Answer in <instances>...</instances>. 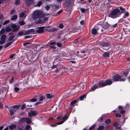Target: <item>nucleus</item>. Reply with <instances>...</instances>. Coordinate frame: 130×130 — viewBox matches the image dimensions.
Instances as JSON below:
<instances>
[{"label": "nucleus", "mask_w": 130, "mask_h": 130, "mask_svg": "<svg viewBox=\"0 0 130 130\" xmlns=\"http://www.w3.org/2000/svg\"><path fill=\"white\" fill-rule=\"evenodd\" d=\"M68 117L67 115L65 116L62 118V119L64 122L68 119Z\"/></svg>", "instance_id": "4c0bfd02"}, {"label": "nucleus", "mask_w": 130, "mask_h": 130, "mask_svg": "<svg viewBox=\"0 0 130 130\" xmlns=\"http://www.w3.org/2000/svg\"><path fill=\"white\" fill-rule=\"evenodd\" d=\"M25 121L27 124H29L31 123L32 121L31 119L28 118H26Z\"/></svg>", "instance_id": "4be33fe9"}, {"label": "nucleus", "mask_w": 130, "mask_h": 130, "mask_svg": "<svg viewBox=\"0 0 130 130\" xmlns=\"http://www.w3.org/2000/svg\"><path fill=\"white\" fill-rule=\"evenodd\" d=\"M31 127V126L29 125H27L25 127V130H28Z\"/></svg>", "instance_id": "e433bc0d"}, {"label": "nucleus", "mask_w": 130, "mask_h": 130, "mask_svg": "<svg viewBox=\"0 0 130 130\" xmlns=\"http://www.w3.org/2000/svg\"><path fill=\"white\" fill-rule=\"evenodd\" d=\"M120 10L119 13L120 15H121L122 14L124 13V14L123 16V18H125L129 16V14L128 12L126 11L125 8L122 6H120L118 7L117 8H119Z\"/></svg>", "instance_id": "7ed1b4c3"}, {"label": "nucleus", "mask_w": 130, "mask_h": 130, "mask_svg": "<svg viewBox=\"0 0 130 130\" xmlns=\"http://www.w3.org/2000/svg\"><path fill=\"white\" fill-rule=\"evenodd\" d=\"M14 79H13V77H12L11 80L9 82L11 83H13V82L14 81Z\"/></svg>", "instance_id": "69168bd1"}, {"label": "nucleus", "mask_w": 130, "mask_h": 130, "mask_svg": "<svg viewBox=\"0 0 130 130\" xmlns=\"http://www.w3.org/2000/svg\"><path fill=\"white\" fill-rule=\"evenodd\" d=\"M17 17L18 16L17 15H14L12 17L11 19V20H15L17 19Z\"/></svg>", "instance_id": "f704fd0d"}, {"label": "nucleus", "mask_w": 130, "mask_h": 130, "mask_svg": "<svg viewBox=\"0 0 130 130\" xmlns=\"http://www.w3.org/2000/svg\"><path fill=\"white\" fill-rule=\"evenodd\" d=\"M43 99L44 98L43 96H40L38 100L39 101H41L43 100Z\"/></svg>", "instance_id": "603ef678"}, {"label": "nucleus", "mask_w": 130, "mask_h": 130, "mask_svg": "<svg viewBox=\"0 0 130 130\" xmlns=\"http://www.w3.org/2000/svg\"><path fill=\"white\" fill-rule=\"evenodd\" d=\"M6 38V36L5 35H3L1 36V40H5Z\"/></svg>", "instance_id": "72a5a7b5"}, {"label": "nucleus", "mask_w": 130, "mask_h": 130, "mask_svg": "<svg viewBox=\"0 0 130 130\" xmlns=\"http://www.w3.org/2000/svg\"><path fill=\"white\" fill-rule=\"evenodd\" d=\"M104 116L102 115L101 117H100L98 119V121L99 122H101L102 121L104 120Z\"/></svg>", "instance_id": "c85d7f7f"}, {"label": "nucleus", "mask_w": 130, "mask_h": 130, "mask_svg": "<svg viewBox=\"0 0 130 130\" xmlns=\"http://www.w3.org/2000/svg\"><path fill=\"white\" fill-rule=\"evenodd\" d=\"M91 33L93 35H95L96 34H98L96 29L95 28H94L92 30Z\"/></svg>", "instance_id": "6ab92c4d"}, {"label": "nucleus", "mask_w": 130, "mask_h": 130, "mask_svg": "<svg viewBox=\"0 0 130 130\" xmlns=\"http://www.w3.org/2000/svg\"><path fill=\"white\" fill-rule=\"evenodd\" d=\"M45 26H43L39 27L38 29L37 30V32L39 33H41L43 32L44 30Z\"/></svg>", "instance_id": "f8f14e48"}, {"label": "nucleus", "mask_w": 130, "mask_h": 130, "mask_svg": "<svg viewBox=\"0 0 130 130\" xmlns=\"http://www.w3.org/2000/svg\"><path fill=\"white\" fill-rule=\"evenodd\" d=\"M87 94H85L84 95H83L81 96L80 97V100L81 101L83 100L84 98H86V96L87 95Z\"/></svg>", "instance_id": "cd10ccee"}, {"label": "nucleus", "mask_w": 130, "mask_h": 130, "mask_svg": "<svg viewBox=\"0 0 130 130\" xmlns=\"http://www.w3.org/2000/svg\"><path fill=\"white\" fill-rule=\"evenodd\" d=\"M96 124H94L92 125L89 128V130H91L94 129L96 126Z\"/></svg>", "instance_id": "7c9ffc66"}, {"label": "nucleus", "mask_w": 130, "mask_h": 130, "mask_svg": "<svg viewBox=\"0 0 130 130\" xmlns=\"http://www.w3.org/2000/svg\"><path fill=\"white\" fill-rule=\"evenodd\" d=\"M71 2L70 1H67L64 3V7L66 8H68L70 6Z\"/></svg>", "instance_id": "9b49d317"}, {"label": "nucleus", "mask_w": 130, "mask_h": 130, "mask_svg": "<svg viewBox=\"0 0 130 130\" xmlns=\"http://www.w3.org/2000/svg\"><path fill=\"white\" fill-rule=\"evenodd\" d=\"M77 102V100H75L71 103V106L73 105L74 104L76 103Z\"/></svg>", "instance_id": "79ce46f5"}, {"label": "nucleus", "mask_w": 130, "mask_h": 130, "mask_svg": "<svg viewBox=\"0 0 130 130\" xmlns=\"http://www.w3.org/2000/svg\"><path fill=\"white\" fill-rule=\"evenodd\" d=\"M46 30L50 32H54L57 30V29L53 27L51 29H45Z\"/></svg>", "instance_id": "a211bd4d"}, {"label": "nucleus", "mask_w": 130, "mask_h": 130, "mask_svg": "<svg viewBox=\"0 0 130 130\" xmlns=\"http://www.w3.org/2000/svg\"><path fill=\"white\" fill-rule=\"evenodd\" d=\"M51 68L52 69H54L55 68H57V67L56 65L53 64V66L51 67Z\"/></svg>", "instance_id": "052dcab7"}, {"label": "nucleus", "mask_w": 130, "mask_h": 130, "mask_svg": "<svg viewBox=\"0 0 130 130\" xmlns=\"http://www.w3.org/2000/svg\"><path fill=\"white\" fill-rule=\"evenodd\" d=\"M110 26V25L108 24H106L103 25L102 27L105 29H107L109 28Z\"/></svg>", "instance_id": "bb28decb"}, {"label": "nucleus", "mask_w": 130, "mask_h": 130, "mask_svg": "<svg viewBox=\"0 0 130 130\" xmlns=\"http://www.w3.org/2000/svg\"><path fill=\"white\" fill-rule=\"evenodd\" d=\"M10 27L13 29L12 31L13 32L17 31L19 30L20 27V26L19 25L17 26L15 24H12L11 25Z\"/></svg>", "instance_id": "423d86ee"}, {"label": "nucleus", "mask_w": 130, "mask_h": 130, "mask_svg": "<svg viewBox=\"0 0 130 130\" xmlns=\"http://www.w3.org/2000/svg\"><path fill=\"white\" fill-rule=\"evenodd\" d=\"M35 31L34 29H31L27 30L25 32L24 35H28L30 33L34 32Z\"/></svg>", "instance_id": "ddd939ff"}, {"label": "nucleus", "mask_w": 130, "mask_h": 130, "mask_svg": "<svg viewBox=\"0 0 130 130\" xmlns=\"http://www.w3.org/2000/svg\"><path fill=\"white\" fill-rule=\"evenodd\" d=\"M5 31V29L4 28L2 29L0 31V34H3Z\"/></svg>", "instance_id": "de8ad7c7"}, {"label": "nucleus", "mask_w": 130, "mask_h": 130, "mask_svg": "<svg viewBox=\"0 0 130 130\" xmlns=\"http://www.w3.org/2000/svg\"><path fill=\"white\" fill-rule=\"evenodd\" d=\"M32 35H29L28 36H24V39H26L27 38H31L32 37Z\"/></svg>", "instance_id": "a18cd8bd"}, {"label": "nucleus", "mask_w": 130, "mask_h": 130, "mask_svg": "<svg viewBox=\"0 0 130 130\" xmlns=\"http://www.w3.org/2000/svg\"><path fill=\"white\" fill-rule=\"evenodd\" d=\"M37 23H39V24H42L44 23L43 21V20L42 19H39L37 21Z\"/></svg>", "instance_id": "37998d69"}, {"label": "nucleus", "mask_w": 130, "mask_h": 130, "mask_svg": "<svg viewBox=\"0 0 130 130\" xmlns=\"http://www.w3.org/2000/svg\"><path fill=\"white\" fill-rule=\"evenodd\" d=\"M15 11V10L14 9H12L10 11V15L12 14Z\"/></svg>", "instance_id": "864d4df0"}, {"label": "nucleus", "mask_w": 130, "mask_h": 130, "mask_svg": "<svg viewBox=\"0 0 130 130\" xmlns=\"http://www.w3.org/2000/svg\"><path fill=\"white\" fill-rule=\"evenodd\" d=\"M101 25H99L98 26H97L96 27V29L97 30V32L98 34H101Z\"/></svg>", "instance_id": "f3484780"}, {"label": "nucleus", "mask_w": 130, "mask_h": 130, "mask_svg": "<svg viewBox=\"0 0 130 130\" xmlns=\"http://www.w3.org/2000/svg\"><path fill=\"white\" fill-rule=\"evenodd\" d=\"M37 101V99L35 98H33L30 100V101L32 102H36Z\"/></svg>", "instance_id": "8fccbe9b"}, {"label": "nucleus", "mask_w": 130, "mask_h": 130, "mask_svg": "<svg viewBox=\"0 0 130 130\" xmlns=\"http://www.w3.org/2000/svg\"><path fill=\"white\" fill-rule=\"evenodd\" d=\"M111 122V120L110 119H107L105 121V123L106 124H108L110 123Z\"/></svg>", "instance_id": "c756f323"}, {"label": "nucleus", "mask_w": 130, "mask_h": 130, "mask_svg": "<svg viewBox=\"0 0 130 130\" xmlns=\"http://www.w3.org/2000/svg\"><path fill=\"white\" fill-rule=\"evenodd\" d=\"M16 127V125L15 124H13L9 126V128L11 130L15 129Z\"/></svg>", "instance_id": "393cba45"}, {"label": "nucleus", "mask_w": 130, "mask_h": 130, "mask_svg": "<svg viewBox=\"0 0 130 130\" xmlns=\"http://www.w3.org/2000/svg\"><path fill=\"white\" fill-rule=\"evenodd\" d=\"M26 118H22L19 120V124H21L22 122H24L25 121V119Z\"/></svg>", "instance_id": "5701e85b"}, {"label": "nucleus", "mask_w": 130, "mask_h": 130, "mask_svg": "<svg viewBox=\"0 0 130 130\" xmlns=\"http://www.w3.org/2000/svg\"><path fill=\"white\" fill-rule=\"evenodd\" d=\"M20 3V0H16L15 2V4L16 5H19Z\"/></svg>", "instance_id": "58836bf2"}, {"label": "nucleus", "mask_w": 130, "mask_h": 130, "mask_svg": "<svg viewBox=\"0 0 130 130\" xmlns=\"http://www.w3.org/2000/svg\"><path fill=\"white\" fill-rule=\"evenodd\" d=\"M31 44V43L30 42H27V43H24L23 44V45L24 46H25L28 44L30 45Z\"/></svg>", "instance_id": "5fc2aeb1"}, {"label": "nucleus", "mask_w": 130, "mask_h": 130, "mask_svg": "<svg viewBox=\"0 0 130 130\" xmlns=\"http://www.w3.org/2000/svg\"><path fill=\"white\" fill-rule=\"evenodd\" d=\"M99 88L97 84H95L94 86H92L90 90V92L94 91L96 89Z\"/></svg>", "instance_id": "4468645a"}, {"label": "nucleus", "mask_w": 130, "mask_h": 130, "mask_svg": "<svg viewBox=\"0 0 130 130\" xmlns=\"http://www.w3.org/2000/svg\"><path fill=\"white\" fill-rule=\"evenodd\" d=\"M25 22L23 21H21L19 22V24L20 25H22L24 24Z\"/></svg>", "instance_id": "49530a36"}, {"label": "nucleus", "mask_w": 130, "mask_h": 130, "mask_svg": "<svg viewBox=\"0 0 130 130\" xmlns=\"http://www.w3.org/2000/svg\"><path fill=\"white\" fill-rule=\"evenodd\" d=\"M26 105L25 104H23L21 107V109L22 110L24 109L26 107Z\"/></svg>", "instance_id": "3c124183"}, {"label": "nucleus", "mask_w": 130, "mask_h": 130, "mask_svg": "<svg viewBox=\"0 0 130 130\" xmlns=\"http://www.w3.org/2000/svg\"><path fill=\"white\" fill-rule=\"evenodd\" d=\"M120 10L119 8H115L112 10L108 14V17L113 19L120 17L121 15L120 14Z\"/></svg>", "instance_id": "f257e3e1"}, {"label": "nucleus", "mask_w": 130, "mask_h": 130, "mask_svg": "<svg viewBox=\"0 0 130 130\" xmlns=\"http://www.w3.org/2000/svg\"><path fill=\"white\" fill-rule=\"evenodd\" d=\"M80 10L83 13H84L86 11V10L84 8H81L80 9Z\"/></svg>", "instance_id": "680f3d73"}, {"label": "nucleus", "mask_w": 130, "mask_h": 130, "mask_svg": "<svg viewBox=\"0 0 130 130\" xmlns=\"http://www.w3.org/2000/svg\"><path fill=\"white\" fill-rule=\"evenodd\" d=\"M45 8L46 10H48L50 9V7L49 6L47 5L46 6H45Z\"/></svg>", "instance_id": "e2e57ef3"}, {"label": "nucleus", "mask_w": 130, "mask_h": 130, "mask_svg": "<svg viewBox=\"0 0 130 130\" xmlns=\"http://www.w3.org/2000/svg\"><path fill=\"white\" fill-rule=\"evenodd\" d=\"M5 42V40H1V41H0V45L3 44Z\"/></svg>", "instance_id": "6e6d98bb"}, {"label": "nucleus", "mask_w": 130, "mask_h": 130, "mask_svg": "<svg viewBox=\"0 0 130 130\" xmlns=\"http://www.w3.org/2000/svg\"><path fill=\"white\" fill-rule=\"evenodd\" d=\"M18 36H19L25 35H24V32L22 31H19L18 33Z\"/></svg>", "instance_id": "473e14b6"}, {"label": "nucleus", "mask_w": 130, "mask_h": 130, "mask_svg": "<svg viewBox=\"0 0 130 130\" xmlns=\"http://www.w3.org/2000/svg\"><path fill=\"white\" fill-rule=\"evenodd\" d=\"M33 18L34 20L42 18L43 17L42 12L38 11L34 12L33 13Z\"/></svg>", "instance_id": "20e7f679"}, {"label": "nucleus", "mask_w": 130, "mask_h": 130, "mask_svg": "<svg viewBox=\"0 0 130 130\" xmlns=\"http://www.w3.org/2000/svg\"><path fill=\"white\" fill-rule=\"evenodd\" d=\"M119 125V123L117 122H116L113 123V125L117 127Z\"/></svg>", "instance_id": "a19ab883"}, {"label": "nucleus", "mask_w": 130, "mask_h": 130, "mask_svg": "<svg viewBox=\"0 0 130 130\" xmlns=\"http://www.w3.org/2000/svg\"><path fill=\"white\" fill-rule=\"evenodd\" d=\"M29 58L30 59L32 60V61L35 60H34V57L33 56H31L30 57H29Z\"/></svg>", "instance_id": "13d9d810"}, {"label": "nucleus", "mask_w": 130, "mask_h": 130, "mask_svg": "<svg viewBox=\"0 0 130 130\" xmlns=\"http://www.w3.org/2000/svg\"><path fill=\"white\" fill-rule=\"evenodd\" d=\"M19 106L18 105H14L11 106L12 108L10 109L9 112H10V115L12 116L14 112H16L17 109L18 108Z\"/></svg>", "instance_id": "39448f33"}, {"label": "nucleus", "mask_w": 130, "mask_h": 130, "mask_svg": "<svg viewBox=\"0 0 130 130\" xmlns=\"http://www.w3.org/2000/svg\"><path fill=\"white\" fill-rule=\"evenodd\" d=\"M46 96V98L47 99H51L52 98L53 96V95L52 94H51L50 93H47L45 95Z\"/></svg>", "instance_id": "aec40b11"}, {"label": "nucleus", "mask_w": 130, "mask_h": 130, "mask_svg": "<svg viewBox=\"0 0 130 130\" xmlns=\"http://www.w3.org/2000/svg\"><path fill=\"white\" fill-rule=\"evenodd\" d=\"M12 42H9L8 43L5 44L4 45V48H6L9 46L12 43Z\"/></svg>", "instance_id": "a878e982"}, {"label": "nucleus", "mask_w": 130, "mask_h": 130, "mask_svg": "<svg viewBox=\"0 0 130 130\" xmlns=\"http://www.w3.org/2000/svg\"><path fill=\"white\" fill-rule=\"evenodd\" d=\"M15 36L14 35H11L10 36L8 40L9 41L12 40L14 38Z\"/></svg>", "instance_id": "c9c22d12"}, {"label": "nucleus", "mask_w": 130, "mask_h": 130, "mask_svg": "<svg viewBox=\"0 0 130 130\" xmlns=\"http://www.w3.org/2000/svg\"><path fill=\"white\" fill-rule=\"evenodd\" d=\"M57 125V123L56 124H51L50 126L53 127H54L56 126Z\"/></svg>", "instance_id": "338daca9"}, {"label": "nucleus", "mask_w": 130, "mask_h": 130, "mask_svg": "<svg viewBox=\"0 0 130 130\" xmlns=\"http://www.w3.org/2000/svg\"><path fill=\"white\" fill-rule=\"evenodd\" d=\"M11 30V28L9 27H6L5 29V31L6 32H9Z\"/></svg>", "instance_id": "ea45409f"}, {"label": "nucleus", "mask_w": 130, "mask_h": 130, "mask_svg": "<svg viewBox=\"0 0 130 130\" xmlns=\"http://www.w3.org/2000/svg\"><path fill=\"white\" fill-rule=\"evenodd\" d=\"M112 82L110 79H107L105 80H100L97 85L99 88L104 87L107 86H110L112 83Z\"/></svg>", "instance_id": "f03ea898"}, {"label": "nucleus", "mask_w": 130, "mask_h": 130, "mask_svg": "<svg viewBox=\"0 0 130 130\" xmlns=\"http://www.w3.org/2000/svg\"><path fill=\"white\" fill-rule=\"evenodd\" d=\"M129 73V72L128 71H127L125 72H123V73L121 74V75H122L123 76L125 77H126L127 76Z\"/></svg>", "instance_id": "b1692460"}, {"label": "nucleus", "mask_w": 130, "mask_h": 130, "mask_svg": "<svg viewBox=\"0 0 130 130\" xmlns=\"http://www.w3.org/2000/svg\"><path fill=\"white\" fill-rule=\"evenodd\" d=\"M110 45V43L108 42H103L100 44V46L102 47H108Z\"/></svg>", "instance_id": "9d476101"}, {"label": "nucleus", "mask_w": 130, "mask_h": 130, "mask_svg": "<svg viewBox=\"0 0 130 130\" xmlns=\"http://www.w3.org/2000/svg\"><path fill=\"white\" fill-rule=\"evenodd\" d=\"M123 76V75L120 76L117 75H116L112 77V80L115 82L119 81L120 79Z\"/></svg>", "instance_id": "0eeeda50"}, {"label": "nucleus", "mask_w": 130, "mask_h": 130, "mask_svg": "<svg viewBox=\"0 0 130 130\" xmlns=\"http://www.w3.org/2000/svg\"><path fill=\"white\" fill-rule=\"evenodd\" d=\"M105 127L103 125L99 126L98 128V130H103L104 129Z\"/></svg>", "instance_id": "2f4dec72"}, {"label": "nucleus", "mask_w": 130, "mask_h": 130, "mask_svg": "<svg viewBox=\"0 0 130 130\" xmlns=\"http://www.w3.org/2000/svg\"><path fill=\"white\" fill-rule=\"evenodd\" d=\"M34 0H26V2L27 5H32L34 3Z\"/></svg>", "instance_id": "2eb2a0df"}, {"label": "nucleus", "mask_w": 130, "mask_h": 130, "mask_svg": "<svg viewBox=\"0 0 130 130\" xmlns=\"http://www.w3.org/2000/svg\"><path fill=\"white\" fill-rule=\"evenodd\" d=\"M64 25L62 24H60L59 26V27L60 28H63Z\"/></svg>", "instance_id": "bf43d9fd"}, {"label": "nucleus", "mask_w": 130, "mask_h": 130, "mask_svg": "<svg viewBox=\"0 0 130 130\" xmlns=\"http://www.w3.org/2000/svg\"><path fill=\"white\" fill-rule=\"evenodd\" d=\"M42 1H40L39 2L37 3V5L39 7H40L41 5L42 4Z\"/></svg>", "instance_id": "4d7b16f0"}, {"label": "nucleus", "mask_w": 130, "mask_h": 130, "mask_svg": "<svg viewBox=\"0 0 130 130\" xmlns=\"http://www.w3.org/2000/svg\"><path fill=\"white\" fill-rule=\"evenodd\" d=\"M14 90L16 92H17L19 90V89L17 87H15L14 88Z\"/></svg>", "instance_id": "0e129e2a"}, {"label": "nucleus", "mask_w": 130, "mask_h": 130, "mask_svg": "<svg viewBox=\"0 0 130 130\" xmlns=\"http://www.w3.org/2000/svg\"><path fill=\"white\" fill-rule=\"evenodd\" d=\"M38 113V111L36 110H30V113H28V116L29 117H32L35 116Z\"/></svg>", "instance_id": "6e6552de"}, {"label": "nucleus", "mask_w": 130, "mask_h": 130, "mask_svg": "<svg viewBox=\"0 0 130 130\" xmlns=\"http://www.w3.org/2000/svg\"><path fill=\"white\" fill-rule=\"evenodd\" d=\"M118 109L119 110L122 109H123V107L121 106H119L118 107Z\"/></svg>", "instance_id": "774afa93"}, {"label": "nucleus", "mask_w": 130, "mask_h": 130, "mask_svg": "<svg viewBox=\"0 0 130 130\" xmlns=\"http://www.w3.org/2000/svg\"><path fill=\"white\" fill-rule=\"evenodd\" d=\"M78 87L80 88V90H83L85 88V86L83 83H80L78 85Z\"/></svg>", "instance_id": "412c9836"}, {"label": "nucleus", "mask_w": 130, "mask_h": 130, "mask_svg": "<svg viewBox=\"0 0 130 130\" xmlns=\"http://www.w3.org/2000/svg\"><path fill=\"white\" fill-rule=\"evenodd\" d=\"M57 46L59 47H61L62 46V44L59 42H58L56 43Z\"/></svg>", "instance_id": "c03bdc74"}, {"label": "nucleus", "mask_w": 130, "mask_h": 130, "mask_svg": "<svg viewBox=\"0 0 130 130\" xmlns=\"http://www.w3.org/2000/svg\"><path fill=\"white\" fill-rule=\"evenodd\" d=\"M25 14L24 12H22L20 14V17L21 18L23 17L24 15Z\"/></svg>", "instance_id": "09e8293b"}, {"label": "nucleus", "mask_w": 130, "mask_h": 130, "mask_svg": "<svg viewBox=\"0 0 130 130\" xmlns=\"http://www.w3.org/2000/svg\"><path fill=\"white\" fill-rule=\"evenodd\" d=\"M56 43L55 41L49 43L48 44V46L51 48L56 49V47L54 46L56 44Z\"/></svg>", "instance_id": "1a4fd4ad"}, {"label": "nucleus", "mask_w": 130, "mask_h": 130, "mask_svg": "<svg viewBox=\"0 0 130 130\" xmlns=\"http://www.w3.org/2000/svg\"><path fill=\"white\" fill-rule=\"evenodd\" d=\"M102 57H109L110 56L109 52H105L102 54Z\"/></svg>", "instance_id": "dca6fc26"}]
</instances>
